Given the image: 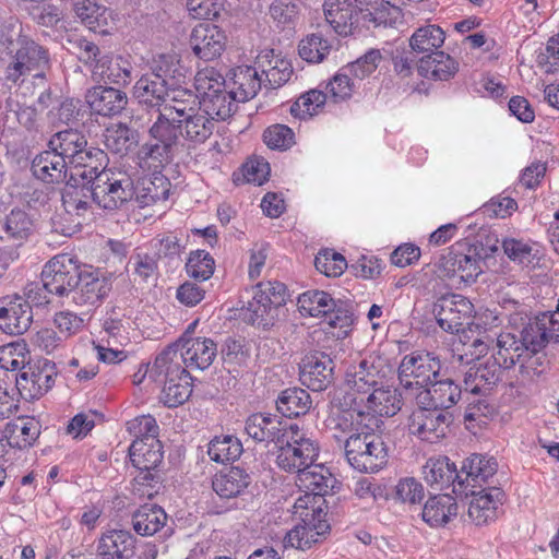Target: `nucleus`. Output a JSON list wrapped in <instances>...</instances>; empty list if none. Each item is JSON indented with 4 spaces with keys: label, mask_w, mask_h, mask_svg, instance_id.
I'll use <instances>...</instances> for the list:
<instances>
[{
    "label": "nucleus",
    "mask_w": 559,
    "mask_h": 559,
    "mask_svg": "<svg viewBox=\"0 0 559 559\" xmlns=\"http://www.w3.org/2000/svg\"><path fill=\"white\" fill-rule=\"evenodd\" d=\"M344 451L349 465L361 473L378 472L388 461L385 443L373 428L347 437Z\"/></svg>",
    "instance_id": "6"
},
{
    "label": "nucleus",
    "mask_w": 559,
    "mask_h": 559,
    "mask_svg": "<svg viewBox=\"0 0 559 559\" xmlns=\"http://www.w3.org/2000/svg\"><path fill=\"white\" fill-rule=\"evenodd\" d=\"M245 430L255 442L266 445L274 443L277 447L283 443L290 425L282 421L276 415L257 413L247 418Z\"/></svg>",
    "instance_id": "18"
},
{
    "label": "nucleus",
    "mask_w": 559,
    "mask_h": 559,
    "mask_svg": "<svg viewBox=\"0 0 559 559\" xmlns=\"http://www.w3.org/2000/svg\"><path fill=\"white\" fill-rule=\"evenodd\" d=\"M180 344H173L164 349L156 358L150 369V376L157 382L177 380L183 374H189L183 360Z\"/></svg>",
    "instance_id": "32"
},
{
    "label": "nucleus",
    "mask_w": 559,
    "mask_h": 559,
    "mask_svg": "<svg viewBox=\"0 0 559 559\" xmlns=\"http://www.w3.org/2000/svg\"><path fill=\"white\" fill-rule=\"evenodd\" d=\"M366 406L370 415L376 419V416H394L402 407V404H409L405 402L401 396V389L397 390L393 386L385 385L383 382L381 385H377L371 392L368 393Z\"/></svg>",
    "instance_id": "33"
},
{
    "label": "nucleus",
    "mask_w": 559,
    "mask_h": 559,
    "mask_svg": "<svg viewBox=\"0 0 559 559\" xmlns=\"http://www.w3.org/2000/svg\"><path fill=\"white\" fill-rule=\"evenodd\" d=\"M41 275L56 296L68 297L80 284L81 271L69 254H58L45 264Z\"/></svg>",
    "instance_id": "11"
},
{
    "label": "nucleus",
    "mask_w": 559,
    "mask_h": 559,
    "mask_svg": "<svg viewBox=\"0 0 559 559\" xmlns=\"http://www.w3.org/2000/svg\"><path fill=\"white\" fill-rule=\"evenodd\" d=\"M388 372L389 366L383 358L368 356L347 367L344 384L355 393L367 394L385 382Z\"/></svg>",
    "instance_id": "10"
},
{
    "label": "nucleus",
    "mask_w": 559,
    "mask_h": 559,
    "mask_svg": "<svg viewBox=\"0 0 559 559\" xmlns=\"http://www.w3.org/2000/svg\"><path fill=\"white\" fill-rule=\"evenodd\" d=\"M324 498H321L310 491H305L296 499L293 513L300 521H314L317 519H325L326 513L322 509Z\"/></svg>",
    "instance_id": "59"
},
{
    "label": "nucleus",
    "mask_w": 559,
    "mask_h": 559,
    "mask_svg": "<svg viewBox=\"0 0 559 559\" xmlns=\"http://www.w3.org/2000/svg\"><path fill=\"white\" fill-rule=\"evenodd\" d=\"M201 108L199 96L188 88H169L156 120L148 129L147 140H157L162 146H173L176 143L175 123Z\"/></svg>",
    "instance_id": "3"
},
{
    "label": "nucleus",
    "mask_w": 559,
    "mask_h": 559,
    "mask_svg": "<svg viewBox=\"0 0 559 559\" xmlns=\"http://www.w3.org/2000/svg\"><path fill=\"white\" fill-rule=\"evenodd\" d=\"M378 426V419H376L369 413L348 408L345 411L333 412L328 420L326 427L332 433V437L338 441H342L345 436L348 437L356 432H364L366 429H372Z\"/></svg>",
    "instance_id": "17"
},
{
    "label": "nucleus",
    "mask_w": 559,
    "mask_h": 559,
    "mask_svg": "<svg viewBox=\"0 0 559 559\" xmlns=\"http://www.w3.org/2000/svg\"><path fill=\"white\" fill-rule=\"evenodd\" d=\"M502 371L491 358L468 367L463 379L464 394H486L501 380Z\"/></svg>",
    "instance_id": "25"
},
{
    "label": "nucleus",
    "mask_w": 559,
    "mask_h": 559,
    "mask_svg": "<svg viewBox=\"0 0 559 559\" xmlns=\"http://www.w3.org/2000/svg\"><path fill=\"white\" fill-rule=\"evenodd\" d=\"M299 369L301 383L312 391H323L332 383L334 362L323 352L307 354L302 358Z\"/></svg>",
    "instance_id": "14"
},
{
    "label": "nucleus",
    "mask_w": 559,
    "mask_h": 559,
    "mask_svg": "<svg viewBox=\"0 0 559 559\" xmlns=\"http://www.w3.org/2000/svg\"><path fill=\"white\" fill-rule=\"evenodd\" d=\"M416 406L418 408L411 414L408 420L411 433L430 443L444 438L452 421V416L430 406Z\"/></svg>",
    "instance_id": "12"
},
{
    "label": "nucleus",
    "mask_w": 559,
    "mask_h": 559,
    "mask_svg": "<svg viewBox=\"0 0 559 559\" xmlns=\"http://www.w3.org/2000/svg\"><path fill=\"white\" fill-rule=\"evenodd\" d=\"M170 182L159 173H154L150 178H143L140 186L134 188V201L139 207H145L159 201H166L169 197Z\"/></svg>",
    "instance_id": "43"
},
{
    "label": "nucleus",
    "mask_w": 559,
    "mask_h": 559,
    "mask_svg": "<svg viewBox=\"0 0 559 559\" xmlns=\"http://www.w3.org/2000/svg\"><path fill=\"white\" fill-rule=\"evenodd\" d=\"M2 229L8 240L23 247L34 234L35 221L26 211L16 207L5 216Z\"/></svg>",
    "instance_id": "42"
},
{
    "label": "nucleus",
    "mask_w": 559,
    "mask_h": 559,
    "mask_svg": "<svg viewBox=\"0 0 559 559\" xmlns=\"http://www.w3.org/2000/svg\"><path fill=\"white\" fill-rule=\"evenodd\" d=\"M215 262L205 250H197L189 254L186 270L190 277L199 281L209 280L214 273Z\"/></svg>",
    "instance_id": "62"
},
{
    "label": "nucleus",
    "mask_w": 559,
    "mask_h": 559,
    "mask_svg": "<svg viewBox=\"0 0 559 559\" xmlns=\"http://www.w3.org/2000/svg\"><path fill=\"white\" fill-rule=\"evenodd\" d=\"M491 359L502 369H510L515 364H526L528 358L527 348L518 338V335L511 332H501L495 344L491 345Z\"/></svg>",
    "instance_id": "27"
},
{
    "label": "nucleus",
    "mask_w": 559,
    "mask_h": 559,
    "mask_svg": "<svg viewBox=\"0 0 559 559\" xmlns=\"http://www.w3.org/2000/svg\"><path fill=\"white\" fill-rule=\"evenodd\" d=\"M0 329L11 335L26 332L33 321V311L22 296L7 297L1 300Z\"/></svg>",
    "instance_id": "20"
},
{
    "label": "nucleus",
    "mask_w": 559,
    "mask_h": 559,
    "mask_svg": "<svg viewBox=\"0 0 559 559\" xmlns=\"http://www.w3.org/2000/svg\"><path fill=\"white\" fill-rule=\"evenodd\" d=\"M418 73L430 80L447 81L457 71V63L443 51L423 56L418 63Z\"/></svg>",
    "instance_id": "41"
},
{
    "label": "nucleus",
    "mask_w": 559,
    "mask_h": 559,
    "mask_svg": "<svg viewBox=\"0 0 559 559\" xmlns=\"http://www.w3.org/2000/svg\"><path fill=\"white\" fill-rule=\"evenodd\" d=\"M440 370L441 361L431 353L415 352L405 355L399 366L402 399L413 404L419 392L439 377Z\"/></svg>",
    "instance_id": "4"
},
{
    "label": "nucleus",
    "mask_w": 559,
    "mask_h": 559,
    "mask_svg": "<svg viewBox=\"0 0 559 559\" xmlns=\"http://www.w3.org/2000/svg\"><path fill=\"white\" fill-rule=\"evenodd\" d=\"M73 9L81 21L91 29L107 24V9L93 0H73Z\"/></svg>",
    "instance_id": "61"
},
{
    "label": "nucleus",
    "mask_w": 559,
    "mask_h": 559,
    "mask_svg": "<svg viewBox=\"0 0 559 559\" xmlns=\"http://www.w3.org/2000/svg\"><path fill=\"white\" fill-rule=\"evenodd\" d=\"M457 504L450 495H438L429 498L423 510V520L431 526H441L456 515Z\"/></svg>",
    "instance_id": "47"
},
{
    "label": "nucleus",
    "mask_w": 559,
    "mask_h": 559,
    "mask_svg": "<svg viewBox=\"0 0 559 559\" xmlns=\"http://www.w3.org/2000/svg\"><path fill=\"white\" fill-rule=\"evenodd\" d=\"M466 496L471 495L468 516L476 525H483L497 518L499 506L502 504L503 491L495 486L476 491L475 489L461 490Z\"/></svg>",
    "instance_id": "19"
},
{
    "label": "nucleus",
    "mask_w": 559,
    "mask_h": 559,
    "mask_svg": "<svg viewBox=\"0 0 559 559\" xmlns=\"http://www.w3.org/2000/svg\"><path fill=\"white\" fill-rule=\"evenodd\" d=\"M302 524L296 525L290 530L285 538L284 546L297 549H308L313 544L319 543L330 532V525L325 519L314 521H301Z\"/></svg>",
    "instance_id": "34"
},
{
    "label": "nucleus",
    "mask_w": 559,
    "mask_h": 559,
    "mask_svg": "<svg viewBox=\"0 0 559 559\" xmlns=\"http://www.w3.org/2000/svg\"><path fill=\"white\" fill-rule=\"evenodd\" d=\"M298 310L304 317H326L328 323L333 326H347L350 318L348 316L341 317L335 313V300L330 294L323 290H308L298 297Z\"/></svg>",
    "instance_id": "15"
},
{
    "label": "nucleus",
    "mask_w": 559,
    "mask_h": 559,
    "mask_svg": "<svg viewBox=\"0 0 559 559\" xmlns=\"http://www.w3.org/2000/svg\"><path fill=\"white\" fill-rule=\"evenodd\" d=\"M249 484V475L240 467H231L225 473H219L212 480L213 490L226 499L237 497Z\"/></svg>",
    "instance_id": "46"
},
{
    "label": "nucleus",
    "mask_w": 559,
    "mask_h": 559,
    "mask_svg": "<svg viewBox=\"0 0 559 559\" xmlns=\"http://www.w3.org/2000/svg\"><path fill=\"white\" fill-rule=\"evenodd\" d=\"M201 109L206 115L212 116L214 121L226 120L235 112L238 99L234 97V93L222 88L219 93H213L209 96L200 98Z\"/></svg>",
    "instance_id": "50"
},
{
    "label": "nucleus",
    "mask_w": 559,
    "mask_h": 559,
    "mask_svg": "<svg viewBox=\"0 0 559 559\" xmlns=\"http://www.w3.org/2000/svg\"><path fill=\"white\" fill-rule=\"evenodd\" d=\"M69 163L56 150L44 151L32 162L33 175L47 183L67 182Z\"/></svg>",
    "instance_id": "31"
},
{
    "label": "nucleus",
    "mask_w": 559,
    "mask_h": 559,
    "mask_svg": "<svg viewBox=\"0 0 559 559\" xmlns=\"http://www.w3.org/2000/svg\"><path fill=\"white\" fill-rule=\"evenodd\" d=\"M316 269L329 277H336L343 274L347 267L345 258L333 250L319 252L314 259Z\"/></svg>",
    "instance_id": "64"
},
{
    "label": "nucleus",
    "mask_w": 559,
    "mask_h": 559,
    "mask_svg": "<svg viewBox=\"0 0 559 559\" xmlns=\"http://www.w3.org/2000/svg\"><path fill=\"white\" fill-rule=\"evenodd\" d=\"M176 143L162 146L157 140H147L139 150V158L155 169L169 164L175 155L182 151L185 142L189 146L204 143L214 132L215 121L201 108L175 123Z\"/></svg>",
    "instance_id": "1"
},
{
    "label": "nucleus",
    "mask_w": 559,
    "mask_h": 559,
    "mask_svg": "<svg viewBox=\"0 0 559 559\" xmlns=\"http://www.w3.org/2000/svg\"><path fill=\"white\" fill-rule=\"evenodd\" d=\"M432 312L438 325L448 333H457L474 312L473 304L463 295L448 294L433 304Z\"/></svg>",
    "instance_id": "13"
},
{
    "label": "nucleus",
    "mask_w": 559,
    "mask_h": 559,
    "mask_svg": "<svg viewBox=\"0 0 559 559\" xmlns=\"http://www.w3.org/2000/svg\"><path fill=\"white\" fill-rule=\"evenodd\" d=\"M182 74L171 62L168 63L166 57L160 58V64L156 66L152 72L143 74L133 86V95L140 103L157 107V111L164 103L170 87H168V78H176Z\"/></svg>",
    "instance_id": "9"
},
{
    "label": "nucleus",
    "mask_w": 559,
    "mask_h": 559,
    "mask_svg": "<svg viewBox=\"0 0 559 559\" xmlns=\"http://www.w3.org/2000/svg\"><path fill=\"white\" fill-rule=\"evenodd\" d=\"M29 361V350L24 342H12L0 347V367L2 369L21 371Z\"/></svg>",
    "instance_id": "57"
},
{
    "label": "nucleus",
    "mask_w": 559,
    "mask_h": 559,
    "mask_svg": "<svg viewBox=\"0 0 559 559\" xmlns=\"http://www.w3.org/2000/svg\"><path fill=\"white\" fill-rule=\"evenodd\" d=\"M424 477L430 486L443 489L453 483H457L459 490L463 489L464 480L455 465L445 456L429 459L424 466Z\"/></svg>",
    "instance_id": "36"
},
{
    "label": "nucleus",
    "mask_w": 559,
    "mask_h": 559,
    "mask_svg": "<svg viewBox=\"0 0 559 559\" xmlns=\"http://www.w3.org/2000/svg\"><path fill=\"white\" fill-rule=\"evenodd\" d=\"M277 449V466L298 476L317 461L320 448L318 442L307 437L297 425H290V430L287 431L283 443L278 444Z\"/></svg>",
    "instance_id": "7"
},
{
    "label": "nucleus",
    "mask_w": 559,
    "mask_h": 559,
    "mask_svg": "<svg viewBox=\"0 0 559 559\" xmlns=\"http://www.w3.org/2000/svg\"><path fill=\"white\" fill-rule=\"evenodd\" d=\"M104 142L112 153L124 154L135 142V132L123 123H117L106 130Z\"/></svg>",
    "instance_id": "60"
},
{
    "label": "nucleus",
    "mask_w": 559,
    "mask_h": 559,
    "mask_svg": "<svg viewBox=\"0 0 559 559\" xmlns=\"http://www.w3.org/2000/svg\"><path fill=\"white\" fill-rule=\"evenodd\" d=\"M56 364L48 359L28 362L15 377V389L25 401L39 400L55 384Z\"/></svg>",
    "instance_id": "8"
},
{
    "label": "nucleus",
    "mask_w": 559,
    "mask_h": 559,
    "mask_svg": "<svg viewBox=\"0 0 559 559\" xmlns=\"http://www.w3.org/2000/svg\"><path fill=\"white\" fill-rule=\"evenodd\" d=\"M49 148L56 150L64 159L74 165L75 173L87 169L91 171L103 167L107 154L97 147L87 146L85 135L75 130L67 129L57 132L49 140Z\"/></svg>",
    "instance_id": "5"
},
{
    "label": "nucleus",
    "mask_w": 559,
    "mask_h": 559,
    "mask_svg": "<svg viewBox=\"0 0 559 559\" xmlns=\"http://www.w3.org/2000/svg\"><path fill=\"white\" fill-rule=\"evenodd\" d=\"M167 521V514L157 504L141 506L132 516L134 531L142 536H152L157 533Z\"/></svg>",
    "instance_id": "44"
},
{
    "label": "nucleus",
    "mask_w": 559,
    "mask_h": 559,
    "mask_svg": "<svg viewBox=\"0 0 559 559\" xmlns=\"http://www.w3.org/2000/svg\"><path fill=\"white\" fill-rule=\"evenodd\" d=\"M40 427L39 421L34 417H20L7 425V438L13 447L25 449L33 445L37 440L40 435Z\"/></svg>",
    "instance_id": "45"
},
{
    "label": "nucleus",
    "mask_w": 559,
    "mask_h": 559,
    "mask_svg": "<svg viewBox=\"0 0 559 559\" xmlns=\"http://www.w3.org/2000/svg\"><path fill=\"white\" fill-rule=\"evenodd\" d=\"M194 85L201 98L213 93H219L226 86L223 74L212 67H206L197 72Z\"/></svg>",
    "instance_id": "63"
},
{
    "label": "nucleus",
    "mask_w": 559,
    "mask_h": 559,
    "mask_svg": "<svg viewBox=\"0 0 559 559\" xmlns=\"http://www.w3.org/2000/svg\"><path fill=\"white\" fill-rule=\"evenodd\" d=\"M230 86L234 97L238 102L245 103L253 98L262 86V79L259 75L258 68L241 66L234 69Z\"/></svg>",
    "instance_id": "40"
},
{
    "label": "nucleus",
    "mask_w": 559,
    "mask_h": 559,
    "mask_svg": "<svg viewBox=\"0 0 559 559\" xmlns=\"http://www.w3.org/2000/svg\"><path fill=\"white\" fill-rule=\"evenodd\" d=\"M277 314L278 310L269 305L264 298H259V294L254 292L253 298L248 302L243 316L249 323L266 328L273 324Z\"/></svg>",
    "instance_id": "56"
},
{
    "label": "nucleus",
    "mask_w": 559,
    "mask_h": 559,
    "mask_svg": "<svg viewBox=\"0 0 559 559\" xmlns=\"http://www.w3.org/2000/svg\"><path fill=\"white\" fill-rule=\"evenodd\" d=\"M182 353L186 367L189 369L204 370L209 368L216 357L217 346L213 340L206 337H191L188 332L177 342Z\"/></svg>",
    "instance_id": "22"
},
{
    "label": "nucleus",
    "mask_w": 559,
    "mask_h": 559,
    "mask_svg": "<svg viewBox=\"0 0 559 559\" xmlns=\"http://www.w3.org/2000/svg\"><path fill=\"white\" fill-rule=\"evenodd\" d=\"M150 448L146 452H141L143 445L141 442H132L129 448V456L132 465L139 471H148L157 467L163 461L162 444L156 440V444L148 441Z\"/></svg>",
    "instance_id": "53"
},
{
    "label": "nucleus",
    "mask_w": 559,
    "mask_h": 559,
    "mask_svg": "<svg viewBox=\"0 0 559 559\" xmlns=\"http://www.w3.org/2000/svg\"><path fill=\"white\" fill-rule=\"evenodd\" d=\"M445 265L452 276H456L465 283L474 282L481 273L480 261L475 254L451 252L447 258Z\"/></svg>",
    "instance_id": "52"
},
{
    "label": "nucleus",
    "mask_w": 559,
    "mask_h": 559,
    "mask_svg": "<svg viewBox=\"0 0 559 559\" xmlns=\"http://www.w3.org/2000/svg\"><path fill=\"white\" fill-rule=\"evenodd\" d=\"M497 461L492 457L487 459L479 454H474L464 462L460 474L464 480L462 490L467 488L476 489L493 477L497 472Z\"/></svg>",
    "instance_id": "38"
},
{
    "label": "nucleus",
    "mask_w": 559,
    "mask_h": 559,
    "mask_svg": "<svg viewBox=\"0 0 559 559\" xmlns=\"http://www.w3.org/2000/svg\"><path fill=\"white\" fill-rule=\"evenodd\" d=\"M160 400L167 407H177L183 404L192 393V383L189 374L177 380L164 381Z\"/></svg>",
    "instance_id": "55"
},
{
    "label": "nucleus",
    "mask_w": 559,
    "mask_h": 559,
    "mask_svg": "<svg viewBox=\"0 0 559 559\" xmlns=\"http://www.w3.org/2000/svg\"><path fill=\"white\" fill-rule=\"evenodd\" d=\"M445 39V32L438 25L428 24L417 28L409 38L413 51L424 56L440 51Z\"/></svg>",
    "instance_id": "49"
},
{
    "label": "nucleus",
    "mask_w": 559,
    "mask_h": 559,
    "mask_svg": "<svg viewBox=\"0 0 559 559\" xmlns=\"http://www.w3.org/2000/svg\"><path fill=\"white\" fill-rule=\"evenodd\" d=\"M255 64L265 76V86L270 88L281 87L294 73L290 61L275 55L273 49L262 50L255 58Z\"/></svg>",
    "instance_id": "28"
},
{
    "label": "nucleus",
    "mask_w": 559,
    "mask_h": 559,
    "mask_svg": "<svg viewBox=\"0 0 559 559\" xmlns=\"http://www.w3.org/2000/svg\"><path fill=\"white\" fill-rule=\"evenodd\" d=\"M518 338L527 348L528 358L526 364L521 365V374L526 378H534L542 371L537 369L540 358L536 356L549 342L545 331H542L537 317L531 320L520 332Z\"/></svg>",
    "instance_id": "23"
},
{
    "label": "nucleus",
    "mask_w": 559,
    "mask_h": 559,
    "mask_svg": "<svg viewBox=\"0 0 559 559\" xmlns=\"http://www.w3.org/2000/svg\"><path fill=\"white\" fill-rule=\"evenodd\" d=\"M76 175L92 185L93 201L105 210H118L133 199V180L123 169L103 165L91 173L87 169L79 170Z\"/></svg>",
    "instance_id": "2"
},
{
    "label": "nucleus",
    "mask_w": 559,
    "mask_h": 559,
    "mask_svg": "<svg viewBox=\"0 0 559 559\" xmlns=\"http://www.w3.org/2000/svg\"><path fill=\"white\" fill-rule=\"evenodd\" d=\"M360 4V0H326L323 5L325 21L337 34L347 35L352 31L356 9L364 10Z\"/></svg>",
    "instance_id": "35"
},
{
    "label": "nucleus",
    "mask_w": 559,
    "mask_h": 559,
    "mask_svg": "<svg viewBox=\"0 0 559 559\" xmlns=\"http://www.w3.org/2000/svg\"><path fill=\"white\" fill-rule=\"evenodd\" d=\"M189 45L195 57L204 61H212L224 51L226 36L218 26L201 23L192 29Z\"/></svg>",
    "instance_id": "16"
},
{
    "label": "nucleus",
    "mask_w": 559,
    "mask_h": 559,
    "mask_svg": "<svg viewBox=\"0 0 559 559\" xmlns=\"http://www.w3.org/2000/svg\"><path fill=\"white\" fill-rule=\"evenodd\" d=\"M135 538L124 530L104 533L97 542L96 555L99 559H130L134 555Z\"/></svg>",
    "instance_id": "29"
},
{
    "label": "nucleus",
    "mask_w": 559,
    "mask_h": 559,
    "mask_svg": "<svg viewBox=\"0 0 559 559\" xmlns=\"http://www.w3.org/2000/svg\"><path fill=\"white\" fill-rule=\"evenodd\" d=\"M502 249L506 255L514 263L523 266H535L539 263L540 251L535 243L530 240L504 238Z\"/></svg>",
    "instance_id": "51"
},
{
    "label": "nucleus",
    "mask_w": 559,
    "mask_h": 559,
    "mask_svg": "<svg viewBox=\"0 0 559 559\" xmlns=\"http://www.w3.org/2000/svg\"><path fill=\"white\" fill-rule=\"evenodd\" d=\"M93 200L92 185L71 173L69 180L62 190V204L70 215L84 216L90 209V200Z\"/></svg>",
    "instance_id": "30"
},
{
    "label": "nucleus",
    "mask_w": 559,
    "mask_h": 559,
    "mask_svg": "<svg viewBox=\"0 0 559 559\" xmlns=\"http://www.w3.org/2000/svg\"><path fill=\"white\" fill-rule=\"evenodd\" d=\"M91 110L104 117L119 115L128 104L127 94L111 86H94L85 94Z\"/></svg>",
    "instance_id": "24"
},
{
    "label": "nucleus",
    "mask_w": 559,
    "mask_h": 559,
    "mask_svg": "<svg viewBox=\"0 0 559 559\" xmlns=\"http://www.w3.org/2000/svg\"><path fill=\"white\" fill-rule=\"evenodd\" d=\"M132 66L122 57L105 53L93 64L92 76L105 84L126 86L131 82Z\"/></svg>",
    "instance_id": "26"
},
{
    "label": "nucleus",
    "mask_w": 559,
    "mask_h": 559,
    "mask_svg": "<svg viewBox=\"0 0 559 559\" xmlns=\"http://www.w3.org/2000/svg\"><path fill=\"white\" fill-rule=\"evenodd\" d=\"M331 44L319 34H309L298 45L299 56L307 62L319 63L330 53Z\"/></svg>",
    "instance_id": "58"
},
{
    "label": "nucleus",
    "mask_w": 559,
    "mask_h": 559,
    "mask_svg": "<svg viewBox=\"0 0 559 559\" xmlns=\"http://www.w3.org/2000/svg\"><path fill=\"white\" fill-rule=\"evenodd\" d=\"M111 290V283L106 277L93 273H82L80 284L75 287L72 300L79 306H94Z\"/></svg>",
    "instance_id": "37"
},
{
    "label": "nucleus",
    "mask_w": 559,
    "mask_h": 559,
    "mask_svg": "<svg viewBox=\"0 0 559 559\" xmlns=\"http://www.w3.org/2000/svg\"><path fill=\"white\" fill-rule=\"evenodd\" d=\"M242 453L241 442L233 436L214 438L209 443L207 454L216 463H227L237 460Z\"/></svg>",
    "instance_id": "54"
},
{
    "label": "nucleus",
    "mask_w": 559,
    "mask_h": 559,
    "mask_svg": "<svg viewBox=\"0 0 559 559\" xmlns=\"http://www.w3.org/2000/svg\"><path fill=\"white\" fill-rule=\"evenodd\" d=\"M462 394H464V388L462 389L453 380H438L437 378L428 388L419 392L413 404L430 406L444 412L454 406Z\"/></svg>",
    "instance_id": "21"
},
{
    "label": "nucleus",
    "mask_w": 559,
    "mask_h": 559,
    "mask_svg": "<svg viewBox=\"0 0 559 559\" xmlns=\"http://www.w3.org/2000/svg\"><path fill=\"white\" fill-rule=\"evenodd\" d=\"M337 483L334 475L323 464L309 465L296 479L304 491H310L321 498L331 492Z\"/></svg>",
    "instance_id": "39"
},
{
    "label": "nucleus",
    "mask_w": 559,
    "mask_h": 559,
    "mask_svg": "<svg viewBox=\"0 0 559 559\" xmlns=\"http://www.w3.org/2000/svg\"><path fill=\"white\" fill-rule=\"evenodd\" d=\"M312 406L310 394L301 388H288L276 400L277 411L285 417L307 414Z\"/></svg>",
    "instance_id": "48"
}]
</instances>
